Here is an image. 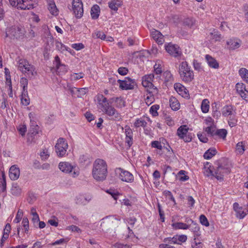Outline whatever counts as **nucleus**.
<instances>
[{
    "label": "nucleus",
    "mask_w": 248,
    "mask_h": 248,
    "mask_svg": "<svg viewBox=\"0 0 248 248\" xmlns=\"http://www.w3.org/2000/svg\"><path fill=\"white\" fill-rule=\"evenodd\" d=\"M12 195L18 196L21 193V189L17 183L14 184L11 189Z\"/></svg>",
    "instance_id": "nucleus-40"
},
{
    "label": "nucleus",
    "mask_w": 248,
    "mask_h": 248,
    "mask_svg": "<svg viewBox=\"0 0 248 248\" xmlns=\"http://www.w3.org/2000/svg\"><path fill=\"white\" fill-rule=\"evenodd\" d=\"M205 59L210 67L214 69L218 68L219 63L214 58L207 54L205 56Z\"/></svg>",
    "instance_id": "nucleus-26"
},
{
    "label": "nucleus",
    "mask_w": 248,
    "mask_h": 248,
    "mask_svg": "<svg viewBox=\"0 0 248 248\" xmlns=\"http://www.w3.org/2000/svg\"><path fill=\"white\" fill-rule=\"evenodd\" d=\"M209 109V101L207 99L202 100L201 104V109L203 113H206L208 112Z\"/></svg>",
    "instance_id": "nucleus-41"
},
{
    "label": "nucleus",
    "mask_w": 248,
    "mask_h": 248,
    "mask_svg": "<svg viewBox=\"0 0 248 248\" xmlns=\"http://www.w3.org/2000/svg\"><path fill=\"white\" fill-rule=\"evenodd\" d=\"M108 219V221L109 222L112 223L111 227H118L121 222V218L118 216H111V217H107Z\"/></svg>",
    "instance_id": "nucleus-32"
},
{
    "label": "nucleus",
    "mask_w": 248,
    "mask_h": 248,
    "mask_svg": "<svg viewBox=\"0 0 248 248\" xmlns=\"http://www.w3.org/2000/svg\"><path fill=\"white\" fill-rule=\"evenodd\" d=\"M97 107L100 112L111 117L112 119L119 120L122 119L120 114L112 107L108 100L103 94H99L96 96Z\"/></svg>",
    "instance_id": "nucleus-1"
},
{
    "label": "nucleus",
    "mask_w": 248,
    "mask_h": 248,
    "mask_svg": "<svg viewBox=\"0 0 248 248\" xmlns=\"http://www.w3.org/2000/svg\"><path fill=\"white\" fill-rule=\"evenodd\" d=\"M154 79V75L153 74H150L143 76L142 78V84L143 86L148 88L147 89L157 88L156 87H155L152 83Z\"/></svg>",
    "instance_id": "nucleus-18"
},
{
    "label": "nucleus",
    "mask_w": 248,
    "mask_h": 248,
    "mask_svg": "<svg viewBox=\"0 0 248 248\" xmlns=\"http://www.w3.org/2000/svg\"><path fill=\"white\" fill-rule=\"evenodd\" d=\"M236 150L237 152L240 154H243L244 153L245 149L242 142H239L236 144Z\"/></svg>",
    "instance_id": "nucleus-56"
},
{
    "label": "nucleus",
    "mask_w": 248,
    "mask_h": 248,
    "mask_svg": "<svg viewBox=\"0 0 248 248\" xmlns=\"http://www.w3.org/2000/svg\"><path fill=\"white\" fill-rule=\"evenodd\" d=\"M117 82L120 88L123 90H132L136 85L135 80L129 77L124 78V80L118 79Z\"/></svg>",
    "instance_id": "nucleus-10"
},
{
    "label": "nucleus",
    "mask_w": 248,
    "mask_h": 248,
    "mask_svg": "<svg viewBox=\"0 0 248 248\" xmlns=\"http://www.w3.org/2000/svg\"><path fill=\"white\" fill-rule=\"evenodd\" d=\"M158 92L157 88H151L147 90V93L144 95V100L148 106L150 105L155 101V96L158 94Z\"/></svg>",
    "instance_id": "nucleus-14"
},
{
    "label": "nucleus",
    "mask_w": 248,
    "mask_h": 248,
    "mask_svg": "<svg viewBox=\"0 0 248 248\" xmlns=\"http://www.w3.org/2000/svg\"><path fill=\"white\" fill-rule=\"evenodd\" d=\"M158 155L168 162H171L175 156L173 151L169 145L166 147L164 146L163 149Z\"/></svg>",
    "instance_id": "nucleus-11"
},
{
    "label": "nucleus",
    "mask_w": 248,
    "mask_h": 248,
    "mask_svg": "<svg viewBox=\"0 0 248 248\" xmlns=\"http://www.w3.org/2000/svg\"><path fill=\"white\" fill-rule=\"evenodd\" d=\"M179 73L181 79L188 83L194 79V73L186 61L181 62L179 66Z\"/></svg>",
    "instance_id": "nucleus-4"
},
{
    "label": "nucleus",
    "mask_w": 248,
    "mask_h": 248,
    "mask_svg": "<svg viewBox=\"0 0 248 248\" xmlns=\"http://www.w3.org/2000/svg\"><path fill=\"white\" fill-rule=\"evenodd\" d=\"M6 179L5 174L2 173L1 178H0V192L4 191L6 189Z\"/></svg>",
    "instance_id": "nucleus-43"
},
{
    "label": "nucleus",
    "mask_w": 248,
    "mask_h": 248,
    "mask_svg": "<svg viewBox=\"0 0 248 248\" xmlns=\"http://www.w3.org/2000/svg\"><path fill=\"white\" fill-rule=\"evenodd\" d=\"M241 44V41L238 39H231L227 42V47L232 50L239 48Z\"/></svg>",
    "instance_id": "nucleus-27"
},
{
    "label": "nucleus",
    "mask_w": 248,
    "mask_h": 248,
    "mask_svg": "<svg viewBox=\"0 0 248 248\" xmlns=\"http://www.w3.org/2000/svg\"><path fill=\"white\" fill-rule=\"evenodd\" d=\"M227 134V131L225 129H220L216 130L215 136H218L219 137L225 139Z\"/></svg>",
    "instance_id": "nucleus-45"
},
{
    "label": "nucleus",
    "mask_w": 248,
    "mask_h": 248,
    "mask_svg": "<svg viewBox=\"0 0 248 248\" xmlns=\"http://www.w3.org/2000/svg\"><path fill=\"white\" fill-rule=\"evenodd\" d=\"M159 108V106L158 105H155L152 106L150 108V112L153 116H156L158 115L157 110Z\"/></svg>",
    "instance_id": "nucleus-47"
},
{
    "label": "nucleus",
    "mask_w": 248,
    "mask_h": 248,
    "mask_svg": "<svg viewBox=\"0 0 248 248\" xmlns=\"http://www.w3.org/2000/svg\"><path fill=\"white\" fill-rule=\"evenodd\" d=\"M22 224L23 227H24L25 232L27 233L29 231V220L27 217H24L23 218Z\"/></svg>",
    "instance_id": "nucleus-48"
},
{
    "label": "nucleus",
    "mask_w": 248,
    "mask_h": 248,
    "mask_svg": "<svg viewBox=\"0 0 248 248\" xmlns=\"http://www.w3.org/2000/svg\"><path fill=\"white\" fill-rule=\"evenodd\" d=\"M193 65L194 69L199 72H202L203 70V68L202 65V63L198 62V61L194 60L193 61Z\"/></svg>",
    "instance_id": "nucleus-44"
},
{
    "label": "nucleus",
    "mask_w": 248,
    "mask_h": 248,
    "mask_svg": "<svg viewBox=\"0 0 248 248\" xmlns=\"http://www.w3.org/2000/svg\"><path fill=\"white\" fill-rule=\"evenodd\" d=\"M170 105L171 109L173 110H177L180 108V103L174 97H171L170 99Z\"/></svg>",
    "instance_id": "nucleus-34"
},
{
    "label": "nucleus",
    "mask_w": 248,
    "mask_h": 248,
    "mask_svg": "<svg viewBox=\"0 0 248 248\" xmlns=\"http://www.w3.org/2000/svg\"><path fill=\"white\" fill-rule=\"evenodd\" d=\"M205 131L210 136H215V132L216 130L213 126H208L205 128Z\"/></svg>",
    "instance_id": "nucleus-49"
},
{
    "label": "nucleus",
    "mask_w": 248,
    "mask_h": 248,
    "mask_svg": "<svg viewBox=\"0 0 248 248\" xmlns=\"http://www.w3.org/2000/svg\"><path fill=\"white\" fill-rule=\"evenodd\" d=\"M162 143L165 144L164 142H162L161 143L160 141L157 140L153 141L151 143V146L152 148H156L158 150L156 152L158 155L160 154L164 148V146H162Z\"/></svg>",
    "instance_id": "nucleus-33"
},
{
    "label": "nucleus",
    "mask_w": 248,
    "mask_h": 248,
    "mask_svg": "<svg viewBox=\"0 0 248 248\" xmlns=\"http://www.w3.org/2000/svg\"><path fill=\"white\" fill-rule=\"evenodd\" d=\"M55 46L56 48L59 51H63L67 50L65 46L58 41L55 42Z\"/></svg>",
    "instance_id": "nucleus-51"
},
{
    "label": "nucleus",
    "mask_w": 248,
    "mask_h": 248,
    "mask_svg": "<svg viewBox=\"0 0 248 248\" xmlns=\"http://www.w3.org/2000/svg\"><path fill=\"white\" fill-rule=\"evenodd\" d=\"M59 168L64 173H68L72 171L73 166L67 162H61L59 164Z\"/></svg>",
    "instance_id": "nucleus-25"
},
{
    "label": "nucleus",
    "mask_w": 248,
    "mask_h": 248,
    "mask_svg": "<svg viewBox=\"0 0 248 248\" xmlns=\"http://www.w3.org/2000/svg\"><path fill=\"white\" fill-rule=\"evenodd\" d=\"M92 199V197L90 195L79 194L76 196L75 202L78 205H86L91 201Z\"/></svg>",
    "instance_id": "nucleus-20"
},
{
    "label": "nucleus",
    "mask_w": 248,
    "mask_h": 248,
    "mask_svg": "<svg viewBox=\"0 0 248 248\" xmlns=\"http://www.w3.org/2000/svg\"><path fill=\"white\" fill-rule=\"evenodd\" d=\"M21 103L24 106L29 105L30 100L28 96V91H22L21 96Z\"/></svg>",
    "instance_id": "nucleus-35"
},
{
    "label": "nucleus",
    "mask_w": 248,
    "mask_h": 248,
    "mask_svg": "<svg viewBox=\"0 0 248 248\" xmlns=\"http://www.w3.org/2000/svg\"><path fill=\"white\" fill-rule=\"evenodd\" d=\"M20 83L23 88L22 91H28V80L25 78H22L20 79Z\"/></svg>",
    "instance_id": "nucleus-46"
},
{
    "label": "nucleus",
    "mask_w": 248,
    "mask_h": 248,
    "mask_svg": "<svg viewBox=\"0 0 248 248\" xmlns=\"http://www.w3.org/2000/svg\"><path fill=\"white\" fill-rule=\"evenodd\" d=\"M53 64L56 67V72L59 75H63L68 71L67 66L61 63L60 59L58 56H56L55 57V60L53 62Z\"/></svg>",
    "instance_id": "nucleus-16"
},
{
    "label": "nucleus",
    "mask_w": 248,
    "mask_h": 248,
    "mask_svg": "<svg viewBox=\"0 0 248 248\" xmlns=\"http://www.w3.org/2000/svg\"><path fill=\"white\" fill-rule=\"evenodd\" d=\"M106 192L109 194L116 201L117 200L118 196L119 195L118 192H115L114 190L111 189L107 190Z\"/></svg>",
    "instance_id": "nucleus-62"
},
{
    "label": "nucleus",
    "mask_w": 248,
    "mask_h": 248,
    "mask_svg": "<svg viewBox=\"0 0 248 248\" xmlns=\"http://www.w3.org/2000/svg\"><path fill=\"white\" fill-rule=\"evenodd\" d=\"M17 130L22 136H24L26 132L27 128L25 125H20L17 127Z\"/></svg>",
    "instance_id": "nucleus-58"
},
{
    "label": "nucleus",
    "mask_w": 248,
    "mask_h": 248,
    "mask_svg": "<svg viewBox=\"0 0 248 248\" xmlns=\"http://www.w3.org/2000/svg\"><path fill=\"white\" fill-rule=\"evenodd\" d=\"M25 32V29L22 27L14 26L7 29L5 37L11 39L20 38L23 37Z\"/></svg>",
    "instance_id": "nucleus-5"
},
{
    "label": "nucleus",
    "mask_w": 248,
    "mask_h": 248,
    "mask_svg": "<svg viewBox=\"0 0 248 248\" xmlns=\"http://www.w3.org/2000/svg\"><path fill=\"white\" fill-rule=\"evenodd\" d=\"M229 126L231 127L235 126L237 125V121L234 118V115L230 117L228 121Z\"/></svg>",
    "instance_id": "nucleus-52"
},
{
    "label": "nucleus",
    "mask_w": 248,
    "mask_h": 248,
    "mask_svg": "<svg viewBox=\"0 0 248 248\" xmlns=\"http://www.w3.org/2000/svg\"><path fill=\"white\" fill-rule=\"evenodd\" d=\"M231 169L227 165L222 164H218L217 167L214 170V177L218 181H223L224 175L229 174Z\"/></svg>",
    "instance_id": "nucleus-7"
},
{
    "label": "nucleus",
    "mask_w": 248,
    "mask_h": 248,
    "mask_svg": "<svg viewBox=\"0 0 248 248\" xmlns=\"http://www.w3.org/2000/svg\"><path fill=\"white\" fill-rule=\"evenodd\" d=\"M200 221L201 223L205 226L207 227L209 225V222L206 217L203 215H202L200 216Z\"/></svg>",
    "instance_id": "nucleus-53"
},
{
    "label": "nucleus",
    "mask_w": 248,
    "mask_h": 248,
    "mask_svg": "<svg viewBox=\"0 0 248 248\" xmlns=\"http://www.w3.org/2000/svg\"><path fill=\"white\" fill-rule=\"evenodd\" d=\"M117 171L119 172V178L124 182L132 183L134 181L133 174L127 170H124L121 168H117Z\"/></svg>",
    "instance_id": "nucleus-13"
},
{
    "label": "nucleus",
    "mask_w": 248,
    "mask_h": 248,
    "mask_svg": "<svg viewBox=\"0 0 248 248\" xmlns=\"http://www.w3.org/2000/svg\"><path fill=\"white\" fill-rule=\"evenodd\" d=\"M48 9L50 13L53 16H56L59 14V11L56 7L54 0H47Z\"/></svg>",
    "instance_id": "nucleus-28"
},
{
    "label": "nucleus",
    "mask_w": 248,
    "mask_h": 248,
    "mask_svg": "<svg viewBox=\"0 0 248 248\" xmlns=\"http://www.w3.org/2000/svg\"><path fill=\"white\" fill-rule=\"evenodd\" d=\"M69 240V238L68 237H66L65 238H62V239H60V240H58L56 241H55L54 242L52 243L51 244V245L52 246H55L56 245H60V244H61L63 243H67Z\"/></svg>",
    "instance_id": "nucleus-57"
},
{
    "label": "nucleus",
    "mask_w": 248,
    "mask_h": 248,
    "mask_svg": "<svg viewBox=\"0 0 248 248\" xmlns=\"http://www.w3.org/2000/svg\"><path fill=\"white\" fill-rule=\"evenodd\" d=\"M122 3V0H111L108 2V6L111 10L116 12L118 11V7H120Z\"/></svg>",
    "instance_id": "nucleus-29"
},
{
    "label": "nucleus",
    "mask_w": 248,
    "mask_h": 248,
    "mask_svg": "<svg viewBox=\"0 0 248 248\" xmlns=\"http://www.w3.org/2000/svg\"><path fill=\"white\" fill-rule=\"evenodd\" d=\"M165 49L168 53L174 57L179 56L181 54L179 46L171 43L165 45Z\"/></svg>",
    "instance_id": "nucleus-15"
},
{
    "label": "nucleus",
    "mask_w": 248,
    "mask_h": 248,
    "mask_svg": "<svg viewBox=\"0 0 248 248\" xmlns=\"http://www.w3.org/2000/svg\"><path fill=\"white\" fill-rule=\"evenodd\" d=\"M151 35L158 45H162L164 42V36L158 31H152Z\"/></svg>",
    "instance_id": "nucleus-24"
},
{
    "label": "nucleus",
    "mask_w": 248,
    "mask_h": 248,
    "mask_svg": "<svg viewBox=\"0 0 248 248\" xmlns=\"http://www.w3.org/2000/svg\"><path fill=\"white\" fill-rule=\"evenodd\" d=\"M72 47L76 50H79L84 47V46L82 43H75L72 45Z\"/></svg>",
    "instance_id": "nucleus-64"
},
{
    "label": "nucleus",
    "mask_w": 248,
    "mask_h": 248,
    "mask_svg": "<svg viewBox=\"0 0 248 248\" xmlns=\"http://www.w3.org/2000/svg\"><path fill=\"white\" fill-rule=\"evenodd\" d=\"M122 129L124 130L125 135V142L128 148H130L133 143V131L128 125H125L124 127H122Z\"/></svg>",
    "instance_id": "nucleus-17"
},
{
    "label": "nucleus",
    "mask_w": 248,
    "mask_h": 248,
    "mask_svg": "<svg viewBox=\"0 0 248 248\" xmlns=\"http://www.w3.org/2000/svg\"><path fill=\"white\" fill-rule=\"evenodd\" d=\"M40 156L43 160H46L49 156V154H48L47 150L46 149H43L40 153Z\"/></svg>",
    "instance_id": "nucleus-61"
},
{
    "label": "nucleus",
    "mask_w": 248,
    "mask_h": 248,
    "mask_svg": "<svg viewBox=\"0 0 248 248\" xmlns=\"http://www.w3.org/2000/svg\"><path fill=\"white\" fill-rule=\"evenodd\" d=\"M217 153L215 148H210L207 150L203 155V157L206 159H210Z\"/></svg>",
    "instance_id": "nucleus-38"
},
{
    "label": "nucleus",
    "mask_w": 248,
    "mask_h": 248,
    "mask_svg": "<svg viewBox=\"0 0 248 248\" xmlns=\"http://www.w3.org/2000/svg\"><path fill=\"white\" fill-rule=\"evenodd\" d=\"M163 75L166 81L170 82L172 80V75L170 71H165V72H164Z\"/></svg>",
    "instance_id": "nucleus-50"
},
{
    "label": "nucleus",
    "mask_w": 248,
    "mask_h": 248,
    "mask_svg": "<svg viewBox=\"0 0 248 248\" xmlns=\"http://www.w3.org/2000/svg\"><path fill=\"white\" fill-rule=\"evenodd\" d=\"M100 12V9L99 6L97 4L93 5V6L92 7L91 10V15L92 18L93 19H97L99 16Z\"/></svg>",
    "instance_id": "nucleus-31"
},
{
    "label": "nucleus",
    "mask_w": 248,
    "mask_h": 248,
    "mask_svg": "<svg viewBox=\"0 0 248 248\" xmlns=\"http://www.w3.org/2000/svg\"><path fill=\"white\" fill-rule=\"evenodd\" d=\"M20 175L19 169L16 165H13L9 169V176L12 180H17Z\"/></svg>",
    "instance_id": "nucleus-22"
},
{
    "label": "nucleus",
    "mask_w": 248,
    "mask_h": 248,
    "mask_svg": "<svg viewBox=\"0 0 248 248\" xmlns=\"http://www.w3.org/2000/svg\"><path fill=\"white\" fill-rule=\"evenodd\" d=\"M147 123L146 120H145L144 118H140L136 119L134 124V126L136 128L140 127L145 128L147 126Z\"/></svg>",
    "instance_id": "nucleus-36"
},
{
    "label": "nucleus",
    "mask_w": 248,
    "mask_h": 248,
    "mask_svg": "<svg viewBox=\"0 0 248 248\" xmlns=\"http://www.w3.org/2000/svg\"><path fill=\"white\" fill-rule=\"evenodd\" d=\"M178 245H181L182 243L185 242L187 240V236L186 235H177Z\"/></svg>",
    "instance_id": "nucleus-54"
},
{
    "label": "nucleus",
    "mask_w": 248,
    "mask_h": 248,
    "mask_svg": "<svg viewBox=\"0 0 248 248\" xmlns=\"http://www.w3.org/2000/svg\"><path fill=\"white\" fill-rule=\"evenodd\" d=\"M108 174L107 165L105 161L98 158L93 164L92 175L97 181H103L106 179Z\"/></svg>",
    "instance_id": "nucleus-2"
},
{
    "label": "nucleus",
    "mask_w": 248,
    "mask_h": 248,
    "mask_svg": "<svg viewBox=\"0 0 248 248\" xmlns=\"http://www.w3.org/2000/svg\"><path fill=\"white\" fill-rule=\"evenodd\" d=\"M172 226L175 230H186L189 228L190 225L183 222H175L172 224Z\"/></svg>",
    "instance_id": "nucleus-37"
},
{
    "label": "nucleus",
    "mask_w": 248,
    "mask_h": 248,
    "mask_svg": "<svg viewBox=\"0 0 248 248\" xmlns=\"http://www.w3.org/2000/svg\"><path fill=\"white\" fill-rule=\"evenodd\" d=\"M237 93L241 96V97L248 101V91L246 89V85L243 83H238L235 86Z\"/></svg>",
    "instance_id": "nucleus-19"
},
{
    "label": "nucleus",
    "mask_w": 248,
    "mask_h": 248,
    "mask_svg": "<svg viewBox=\"0 0 248 248\" xmlns=\"http://www.w3.org/2000/svg\"><path fill=\"white\" fill-rule=\"evenodd\" d=\"M118 72L122 76H125L127 74L128 69L124 67H120L118 69Z\"/></svg>",
    "instance_id": "nucleus-60"
},
{
    "label": "nucleus",
    "mask_w": 248,
    "mask_h": 248,
    "mask_svg": "<svg viewBox=\"0 0 248 248\" xmlns=\"http://www.w3.org/2000/svg\"><path fill=\"white\" fill-rule=\"evenodd\" d=\"M222 114L224 117H231L234 115L235 113V110L232 105H226L224 106L222 108Z\"/></svg>",
    "instance_id": "nucleus-23"
},
{
    "label": "nucleus",
    "mask_w": 248,
    "mask_h": 248,
    "mask_svg": "<svg viewBox=\"0 0 248 248\" xmlns=\"http://www.w3.org/2000/svg\"><path fill=\"white\" fill-rule=\"evenodd\" d=\"M110 100L116 103V106L118 108H122L124 106V101L121 97L112 98Z\"/></svg>",
    "instance_id": "nucleus-42"
},
{
    "label": "nucleus",
    "mask_w": 248,
    "mask_h": 248,
    "mask_svg": "<svg viewBox=\"0 0 248 248\" xmlns=\"http://www.w3.org/2000/svg\"><path fill=\"white\" fill-rule=\"evenodd\" d=\"M169 240V243L173 244H178L177 235H174L173 237H168L164 239V241L166 242Z\"/></svg>",
    "instance_id": "nucleus-55"
},
{
    "label": "nucleus",
    "mask_w": 248,
    "mask_h": 248,
    "mask_svg": "<svg viewBox=\"0 0 248 248\" xmlns=\"http://www.w3.org/2000/svg\"><path fill=\"white\" fill-rule=\"evenodd\" d=\"M84 74L82 73H73L71 75V78L73 80H77L83 77Z\"/></svg>",
    "instance_id": "nucleus-63"
},
{
    "label": "nucleus",
    "mask_w": 248,
    "mask_h": 248,
    "mask_svg": "<svg viewBox=\"0 0 248 248\" xmlns=\"http://www.w3.org/2000/svg\"><path fill=\"white\" fill-rule=\"evenodd\" d=\"M11 6L21 10H29L33 8L31 0H9Z\"/></svg>",
    "instance_id": "nucleus-6"
},
{
    "label": "nucleus",
    "mask_w": 248,
    "mask_h": 248,
    "mask_svg": "<svg viewBox=\"0 0 248 248\" xmlns=\"http://www.w3.org/2000/svg\"><path fill=\"white\" fill-rule=\"evenodd\" d=\"M238 73L243 80L248 83V70L241 68L239 70Z\"/></svg>",
    "instance_id": "nucleus-39"
},
{
    "label": "nucleus",
    "mask_w": 248,
    "mask_h": 248,
    "mask_svg": "<svg viewBox=\"0 0 248 248\" xmlns=\"http://www.w3.org/2000/svg\"><path fill=\"white\" fill-rule=\"evenodd\" d=\"M18 69L26 76L31 78L37 75L35 67L24 59H19L17 61Z\"/></svg>",
    "instance_id": "nucleus-3"
},
{
    "label": "nucleus",
    "mask_w": 248,
    "mask_h": 248,
    "mask_svg": "<svg viewBox=\"0 0 248 248\" xmlns=\"http://www.w3.org/2000/svg\"><path fill=\"white\" fill-rule=\"evenodd\" d=\"M189 128L186 125H181L177 130V135L185 142H189L192 140V133L188 132Z\"/></svg>",
    "instance_id": "nucleus-8"
},
{
    "label": "nucleus",
    "mask_w": 248,
    "mask_h": 248,
    "mask_svg": "<svg viewBox=\"0 0 248 248\" xmlns=\"http://www.w3.org/2000/svg\"><path fill=\"white\" fill-rule=\"evenodd\" d=\"M233 207L236 213V217L237 218H239V219H242L246 216V212L245 211L243 207L239 206L238 203H234L233 204Z\"/></svg>",
    "instance_id": "nucleus-21"
},
{
    "label": "nucleus",
    "mask_w": 248,
    "mask_h": 248,
    "mask_svg": "<svg viewBox=\"0 0 248 248\" xmlns=\"http://www.w3.org/2000/svg\"><path fill=\"white\" fill-rule=\"evenodd\" d=\"M174 88L175 91L182 96H186L187 92L186 88L181 83H176L174 85Z\"/></svg>",
    "instance_id": "nucleus-30"
},
{
    "label": "nucleus",
    "mask_w": 248,
    "mask_h": 248,
    "mask_svg": "<svg viewBox=\"0 0 248 248\" xmlns=\"http://www.w3.org/2000/svg\"><path fill=\"white\" fill-rule=\"evenodd\" d=\"M197 136L198 137V139H199V140L201 142H203V143L207 142V141L208 140V139L206 137L205 134H202V133H198L197 134Z\"/></svg>",
    "instance_id": "nucleus-59"
},
{
    "label": "nucleus",
    "mask_w": 248,
    "mask_h": 248,
    "mask_svg": "<svg viewBox=\"0 0 248 248\" xmlns=\"http://www.w3.org/2000/svg\"><path fill=\"white\" fill-rule=\"evenodd\" d=\"M68 148V144L65 139L59 138L55 145L56 152L58 156L62 157L64 156Z\"/></svg>",
    "instance_id": "nucleus-9"
},
{
    "label": "nucleus",
    "mask_w": 248,
    "mask_h": 248,
    "mask_svg": "<svg viewBox=\"0 0 248 248\" xmlns=\"http://www.w3.org/2000/svg\"><path fill=\"white\" fill-rule=\"evenodd\" d=\"M72 7L76 16L78 18L81 17L83 14V4L81 0H73Z\"/></svg>",
    "instance_id": "nucleus-12"
}]
</instances>
